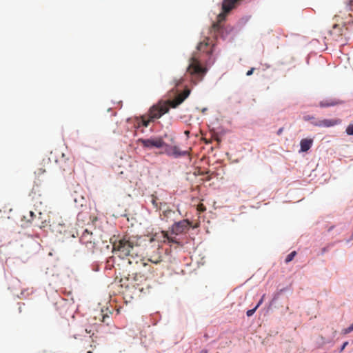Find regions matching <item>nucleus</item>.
Instances as JSON below:
<instances>
[{"instance_id": "obj_1", "label": "nucleus", "mask_w": 353, "mask_h": 353, "mask_svg": "<svg viewBox=\"0 0 353 353\" xmlns=\"http://www.w3.org/2000/svg\"><path fill=\"white\" fill-rule=\"evenodd\" d=\"M190 93V90L186 89L182 93L178 94L173 100L159 101L150 108L147 114L136 118L135 127L137 128L141 126L148 127L151 122L159 119L162 115L168 112L170 107L176 108L182 103L189 96Z\"/></svg>"}, {"instance_id": "obj_2", "label": "nucleus", "mask_w": 353, "mask_h": 353, "mask_svg": "<svg viewBox=\"0 0 353 353\" xmlns=\"http://www.w3.org/2000/svg\"><path fill=\"white\" fill-rule=\"evenodd\" d=\"M141 251L142 248L134 239L123 237L118 242L113 243V252H115L121 258L130 256L128 263L135 264L137 268L134 270H140L141 268L148 266L141 256L139 254Z\"/></svg>"}, {"instance_id": "obj_3", "label": "nucleus", "mask_w": 353, "mask_h": 353, "mask_svg": "<svg viewBox=\"0 0 353 353\" xmlns=\"http://www.w3.org/2000/svg\"><path fill=\"white\" fill-rule=\"evenodd\" d=\"M188 72L191 74L201 79L207 72V68L203 67L198 58L193 57L190 59V65L188 68Z\"/></svg>"}, {"instance_id": "obj_4", "label": "nucleus", "mask_w": 353, "mask_h": 353, "mask_svg": "<svg viewBox=\"0 0 353 353\" xmlns=\"http://www.w3.org/2000/svg\"><path fill=\"white\" fill-rule=\"evenodd\" d=\"M60 168L63 172L72 173L74 170V158L72 155L62 154L61 157L57 161Z\"/></svg>"}, {"instance_id": "obj_5", "label": "nucleus", "mask_w": 353, "mask_h": 353, "mask_svg": "<svg viewBox=\"0 0 353 353\" xmlns=\"http://www.w3.org/2000/svg\"><path fill=\"white\" fill-rule=\"evenodd\" d=\"M138 143H141L143 147L152 148H161L165 146V143L162 137H151L150 139H139Z\"/></svg>"}, {"instance_id": "obj_6", "label": "nucleus", "mask_w": 353, "mask_h": 353, "mask_svg": "<svg viewBox=\"0 0 353 353\" xmlns=\"http://www.w3.org/2000/svg\"><path fill=\"white\" fill-rule=\"evenodd\" d=\"M191 224L192 223L188 219L174 223L171 228L172 234L179 235L185 232L188 230Z\"/></svg>"}, {"instance_id": "obj_7", "label": "nucleus", "mask_w": 353, "mask_h": 353, "mask_svg": "<svg viewBox=\"0 0 353 353\" xmlns=\"http://www.w3.org/2000/svg\"><path fill=\"white\" fill-rule=\"evenodd\" d=\"M340 123L339 119H317L312 121V125L319 128H330Z\"/></svg>"}, {"instance_id": "obj_8", "label": "nucleus", "mask_w": 353, "mask_h": 353, "mask_svg": "<svg viewBox=\"0 0 353 353\" xmlns=\"http://www.w3.org/2000/svg\"><path fill=\"white\" fill-rule=\"evenodd\" d=\"M165 153L168 156H172L175 158H178L179 157L185 156L188 154L187 151L180 150V149L176 145L170 146L165 143Z\"/></svg>"}, {"instance_id": "obj_9", "label": "nucleus", "mask_w": 353, "mask_h": 353, "mask_svg": "<svg viewBox=\"0 0 353 353\" xmlns=\"http://www.w3.org/2000/svg\"><path fill=\"white\" fill-rule=\"evenodd\" d=\"M214 44L210 38H206L202 42H200L197 46V49L201 52H205L207 54H211L213 52Z\"/></svg>"}, {"instance_id": "obj_10", "label": "nucleus", "mask_w": 353, "mask_h": 353, "mask_svg": "<svg viewBox=\"0 0 353 353\" xmlns=\"http://www.w3.org/2000/svg\"><path fill=\"white\" fill-rule=\"evenodd\" d=\"M223 28L221 26L219 23H214L211 28L210 30V34L217 38L219 37L225 38L227 34H230V32H223Z\"/></svg>"}, {"instance_id": "obj_11", "label": "nucleus", "mask_w": 353, "mask_h": 353, "mask_svg": "<svg viewBox=\"0 0 353 353\" xmlns=\"http://www.w3.org/2000/svg\"><path fill=\"white\" fill-rule=\"evenodd\" d=\"M92 233H90L87 230L83 233L81 237V241L85 244L89 249H92L94 247V242L92 241Z\"/></svg>"}, {"instance_id": "obj_12", "label": "nucleus", "mask_w": 353, "mask_h": 353, "mask_svg": "<svg viewBox=\"0 0 353 353\" xmlns=\"http://www.w3.org/2000/svg\"><path fill=\"white\" fill-rule=\"evenodd\" d=\"M342 103H343V101L336 99H325V100L321 101L319 103V106L321 108H327V107L337 105L341 104Z\"/></svg>"}, {"instance_id": "obj_13", "label": "nucleus", "mask_w": 353, "mask_h": 353, "mask_svg": "<svg viewBox=\"0 0 353 353\" xmlns=\"http://www.w3.org/2000/svg\"><path fill=\"white\" fill-rule=\"evenodd\" d=\"M83 347L87 350V353H92V350L94 347H95V345H93L94 340L92 338V336H85L83 339Z\"/></svg>"}, {"instance_id": "obj_14", "label": "nucleus", "mask_w": 353, "mask_h": 353, "mask_svg": "<svg viewBox=\"0 0 353 353\" xmlns=\"http://www.w3.org/2000/svg\"><path fill=\"white\" fill-rule=\"evenodd\" d=\"M172 234L170 235L168 232L165 231H162L161 232V236L163 238V242L168 241V243L170 244H179V242L178 241L177 239L175 236H172Z\"/></svg>"}, {"instance_id": "obj_15", "label": "nucleus", "mask_w": 353, "mask_h": 353, "mask_svg": "<svg viewBox=\"0 0 353 353\" xmlns=\"http://www.w3.org/2000/svg\"><path fill=\"white\" fill-rule=\"evenodd\" d=\"M313 143L312 139H303L300 142L301 151L307 152L310 149Z\"/></svg>"}, {"instance_id": "obj_16", "label": "nucleus", "mask_w": 353, "mask_h": 353, "mask_svg": "<svg viewBox=\"0 0 353 353\" xmlns=\"http://www.w3.org/2000/svg\"><path fill=\"white\" fill-rule=\"evenodd\" d=\"M174 214L175 212L170 209L165 210L163 212V214H161V219L165 221H168V219L172 218V215Z\"/></svg>"}, {"instance_id": "obj_17", "label": "nucleus", "mask_w": 353, "mask_h": 353, "mask_svg": "<svg viewBox=\"0 0 353 353\" xmlns=\"http://www.w3.org/2000/svg\"><path fill=\"white\" fill-rule=\"evenodd\" d=\"M148 261L154 263L158 264L162 261V256L160 253H157L153 256H150L148 259Z\"/></svg>"}, {"instance_id": "obj_18", "label": "nucleus", "mask_w": 353, "mask_h": 353, "mask_svg": "<svg viewBox=\"0 0 353 353\" xmlns=\"http://www.w3.org/2000/svg\"><path fill=\"white\" fill-rule=\"evenodd\" d=\"M133 274H134V277H133V280L134 281H140V282H142L143 281H146V279L145 278V276L143 275H141V272H134L133 273Z\"/></svg>"}, {"instance_id": "obj_19", "label": "nucleus", "mask_w": 353, "mask_h": 353, "mask_svg": "<svg viewBox=\"0 0 353 353\" xmlns=\"http://www.w3.org/2000/svg\"><path fill=\"white\" fill-rule=\"evenodd\" d=\"M345 12H348V16L350 17H353V2L350 1L348 5H347L345 8Z\"/></svg>"}, {"instance_id": "obj_20", "label": "nucleus", "mask_w": 353, "mask_h": 353, "mask_svg": "<svg viewBox=\"0 0 353 353\" xmlns=\"http://www.w3.org/2000/svg\"><path fill=\"white\" fill-rule=\"evenodd\" d=\"M150 201L156 210L161 209V206L159 205L158 198L156 196H154V194H152Z\"/></svg>"}, {"instance_id": "obj_21", "label": "nucleus", "mask_w": 353, "mask_h": 353, "mask_svg": "<svg viewBox=\"0 0 353 353\" xmlns=\"http://www.w3.org/2000/svg\"><path fill=\"white\" fill-rule=\"evenodd\" d=\"M342 32V28L337 24H334L332 27V29L330 31L331 34H333L334 32H339V34H341V32Z\"/></svg>"}, {"instance_id": "obj_22", "label": "nucleus", "mask_w": 353, "mask_h": 353, "mask_svg": "<svg viewBox=\"0 0 353 353\" xmlns=\"http://www.w3.org/2000/svg\"><path fill=\"white\" fill-rule=\"evenodd\" d=\"M296 255V251H293L292 252H290L285 258V262L286 263L292 261L293 260V259L294 258V256Z\"/></svg>"}, {"instance_id": "obj_23", "label": "nucleus", "mask_w": 353, "mask_h": 353, "mask_svg": "<svg viewBox=\"0 0 353 353\" xmlns=\"http://www.w3.org/2000/svg\"><path fill=\"white\" fill-rule=\"evenodd\" d=\"M46 172V170L43 168H38L35 172V175L39 178L42 174H43Z\"/></svg>"}, {"instance_id": "obj_24", "label": "nucleus", "mask_w": 353, "mask_h": 353, "mask_svg": "<svg viewBox=\"0 0 353 353\" xmlns=\"http://www.w3.org/2000/svg\"><path fill=\"white\" fill-rule=\"evenodd\" d=\"M303 119L305 121H310L311 123H312V121L317 120V119H316L314 116H311V115H305L303 117Z\"/></svg>"}, {"instance_id": "obj_25", "label": "nucleus", "mask_w": 353, "mask_h": 353, "mask_svg": "<svg viewBox=\"0 0 353 353\" xmlns=\"http://www.w3.org/2000/svg\"><path fill=\"white\" fill-rule=\"evenodd\" d=\"M99 319H101V321L103 323L106 321V318H109V316L107 314H103V310L99 314Z\"/></svg>"}, {"instance_id": "obj_26", "label": "nucleus", "mask_w": 353, "mask_h": 353, "mask_svg": "<svg viewBox=\"0 0 353 353\" xmlns=\"http://www.w3.org/2000/svg\"><path fill=\"white\" fill-rule=\"evenodd\" d=\"M348 135H353V124L349 125L345 130Z\"/></svg>"}, {"instance_id": "obj_27", "label": "nucleus", "mask_w": 353, "mask_h": 353, "mask_svg": "<svg viewBox=\"0 0 353 353\" xmlns=\"http://www.w3.org/2000/svg\"><path fill=\"white\" fill-rule=\"evenodd\" d=\"M256 309H257V308L254 307V308H253V309H252V310H248V311H247V312H246L247 316H252V315L254 314V312H255V311L256 310Z\"/></svg>"}, {"instance_id": "obj_28", "label": "nucleus", "mask_w": 353, "mask_h": 353, "mask_svg": "<svg viewBox=\"0 0 353 353\" xmlns=\"http://www.w3.org/2000/svg\"><path fill=\"white\" fill-rule=\"evenodd\" d=\"M134 287H135V288H136V289H137L140 292H143V287H141H141H140V284H139V283H136L134 285Z\"/></svg>"}, {"instance_id": "obj_29", "label": "nucleus", "mask_w": 353, "mask_h": 353, "mask_svg": "<svg viewBox=\"0 0 353 353\" xmlns=\"http://www.w3.org/2000/svg\"><path fill=\"white\" fill-rule=\"evenodd\" d=\"M197 210L200 212H203L205 210V207L203 204H200L198 205Z\"/></svg>"}, {"instance_id": "obj_30", "label": "nucleus", "mask_w": 353, "mask_h": 353, "mask_svg": "<svg viewBox=\"0 0 353 353\" xmlns=\"http://www.w3.org/2000/svg\"><path fill=\"white\" fill-rule=\"evenodd\" d=\"M347 345H348V342L347 341L344 342L343 344L342 345L339 352H342Z\"/></svg>"}, {"instance_id": "obj_31", "label": "nucleus", "mask_w": 353, "mask_h": 353, "mask_svg": "<svg viewBox=\"0 0 353 353\" xmlns=\"http://www.w3.org/2000/svg\"><path fill=\"white\" fill-rule=\"evenodd\" d=\"M264 295L262 296V298L260 299L257 305L255 306L256 308H258L263 303V301Z\"/></svg>"}, {"instance_id": "obj_32", "label": "nucleus", "mask_w": 353, "mask_h": 353, "mask_svg": "<svg viewBox=\"0 0 353 353\" xmlns=\"http://www.w3.org/2000/svg\"><path fill=\"white\" fill-rule=\"evenodd\" d=\"M174 81H175V83H175V86L176 87V86L179 85L182 83V79H179L178 80H175Z\"/></svg>"}, {"instance_id": "obj_33", "label": "nucleus", "mask_w": 353, "mask_h": 353, "mask_svg": "<svg viewBox=\"0 0 353 353\" xmlns=\"http://www.w3.org/2000/svg\"><path fill=\"white\" fill-rule=\"evenodd\" d=\"M254 70V68H252L250 70H249L247 72L246 75H247V76H250L251 74H252Z\"/></svg>"}, {"instance_id": "obj_34", "label": "nucleus", "mask_w": 353, "mask_h": 353, "mask_svg": "<svg viewBox=\"0 0 353 353\" xmlns=\"http://www.w3.org/2000/svg\"><path fill=\"white\" fill-rule=\"evenodd\" d=\"M283 131V128H279V130L277 131V134L281 135L282 134Z\"/></svg>"}, {"instance_id": "obj_35", "label": "nucleus", "mask_w": 353, "mask_h": 353, "mask_svg": "<svg viewBox=\"0 0 353 353\" xmlns=\"http://www.w3.org/2000/svg\"><path fill=\"white\" fill-rule=\"evenodd\" d=\"M85 332L86 333L88 334H92V335L94 334V332H92V330L91 329L88 330V329H85Z\"/></svg>"}, {"instance_id": "obj_36", "label": "nucleus", "mask_w": 353, "mask_h": 353, "mask_svg": "<svg viewBox=\"0 0 353 353\" xmlns=\"http://www.w3.org/2000/svg\"><path fill=\"white\" fill-rule=\"evenodd\" d=\"M29 214H30V216L31 217H32L33 216H34V213L32 211H30V212H29Z\"/></svg>"}, {"instance_id": "obj_37", "label": "nucleus", "mask_w": 353, "mask_h": 353, "mask_svg": "<svg viewBox=\"0 0 353 353\" xmlns=\"http://www.w3.org/2000/svg\"><path fill=\"white\" fill-rule=\"evenodd\" d=\"M199 353H208L206 350H202Z\"/></svg>"}, {"instance_id": "obj_38", "label": "nucleus", "mask_w": 353, "mask_h": 353, "mask_svg": "<svg viewBox=\"0 0 353 353\" xmlns=\"http://www.w3.org/2000/svg\"><path fill=\"white\" fill-rule=\"evenodd\" d=\"M345 19H347V17H345ZM347 22H353V20H352V19L347 20Z\"/></svg>"}, {"instance_id": "obj_39", "label": "nucleus", "mask_w": 353, "mask_h": 353, "mask_svg": "<svg viewBox=\"0 0 353 353\" xmlns=\"http://www.w3.org/2000/svg\"><path fill=\"white\" fill-rule=\"evenodd\" d=\"M43 162H44V163H46V161H45V160H43ZM49 162H50V159H48V160L46 161V163H49Z\"/></svg>"}, {"instance_id": "obj_40", "label": "nucleus", "mask_w": 353, "mask_h": 353, "mask_svg": "<svg viewBox=\"0 0 353 353\" xmlns=\"http://www.w3.org/2000/svg\"><path fill=\"white\" fill-rule=\"evenodd\" d=\"M189 134V132L188 131H185V134Z\"/></svg>"}, {"instance_id": "obj_41", "label": "nucleus", "mask_w": 353, "mask_h": 353, "mask_svg": "<svg viewBox=\"0 0 353 353\" xmlns=\"http://www.w3.org/2000/svg\"><path fill=\"white\" fill-rule=\"evenodd\" d=\"M352 239H353V232H352Z\"/></svg>"}]
</instances>
